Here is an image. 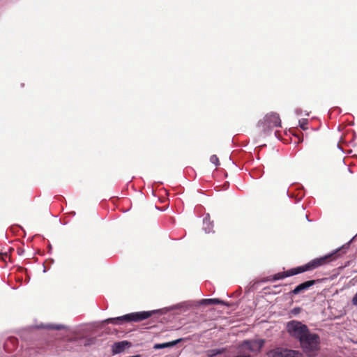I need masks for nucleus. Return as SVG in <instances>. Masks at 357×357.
Instances as JSON below:
<instances>
[{"mask_svg": "<svg viewBox=\"0 0 357 357\" xmlns=\"http://www.w3.org/2000/svg\"><path fill=\"white\" fill-rule=\"evenodd\" d=\"M349 248V243L343 245L341 248H339L336 250L334 252L327 255L324 257L314 259L312 260L311 261L308 262L304 266L297 267L296 268L290 270L291 275H296L298 273H303L305 271H311L313 269H315L325 264H326L328 260H333L335 259V257H333L335 255H338V256L340 255L339 254L342 250H344L345 249H347Z\"/></svg>", "mask_w": 357, "mask_h": 357, "instance_id": "1", "label": "nucleus"}, {"mask_svg": "<svg viewBox=\"0 0 357 357\" xmlns=\"http://www.w3.org/2000/svg\"><path fill=\"white\" fill-rule=\"evenodd\" d=\"M320 339L315 333H307L300 341L301 346L304 353L309 357H314L319 350Z\"/></svg>", "mask_w": 357, "mask_h": 357, "instance_id": "2", "label": "nucleus"}, {"mask_svg": "<svg viewBox=\"0 0 357 357\" xmlns=\"http://www.w3.org/2000/svg\"><path fill=\"white\" fill-rule=\"evenodd\" d=\"M153 313L154 311L132 312L116 318L107 319L103 323L117 324L119 321L138 322L149 318Z\"/></svg>", "mask_w": 357, "mask_h": 357, "instance_id": "3", "label": "nucleus"}, {"mask_svg": "<svg viewBox=\"0 0 357 357\" xmlns=\"http://www.w3.org/2000/svg\"><path fill=\"white\" fill-rule=\"evenodd\" d=\"M287 331L290 336L298 340L299 342L310 332L306 325L296 320L287 323Z\"/></svg>", "mask_w": 357, "mask_h": 357, "instance_id": "4", "label": "nucleus"}, {"mask_svg": "<svg viewBox=\"0 0 357 357\" xmlns=\"http://www.w3.org/2000/svg\"><path fill=\"white\" fill-rule=\"evenodd\" d=\"M258 126L264 133H267L273 128L280 127L281 121L278 114L272 112L266 115L264 119L259 122Z\"/></svg>", "mask_w": 357, "mask_h": 357, "instance_id": "5", "label": "nucleus"}, {"mask_svg": "<svg viewBox=\"0 0 357 357\" xmlns=\"http://www.w3.org/2000/svg\"><path fill=\"white\" fill-rule=\"evenodd\" d=\"M264 341L263 340H254L244 341L241 347H246L252 352H259L264 346Z\"/></svg>", "mask_w": 357, "mask_h": 357, "instance_id": "6", "label": "nucleus"}, {"mask_svg": "<svg viewBox=\"0 0 357 357\" xmlns=\"http://www.w3.org/2000/svg\"><path fill=\"white\" fill-rule=\"evenodd\" d=\"M130 342L126 340L115 342L112 345V353L113 354H120L123 352L126 347H130Z\"/></svg>", "mask_w": 357, "mask_h": 357, "instance_id": "7", "label": "nucleus"}, {"mask_svg": "<svg viewBox=\"0 0 357 357\" xmlns=\"http://www.w3.org/2000/svg\"><path fill=\"white\" fill-rule=\"evenodd\" d=\"M314 280H308L298 285L291 293L293 294H298L299 293L308 289L314 284Z\"/></svg>", "mask_w": 357, "mask_h": 357, "instance_id": "8", "label": "nucleus"}, {"mask_svg": "<svg viewBox=\"0 0 357 357\" xmlns=\"http://www.w3.org/2000/svg\"><path fill=\"white\" fill-rule=\"evenodd\" d=\"M181 341H182V339L180 338V339H177V340L172 341V342H166V343L156 344L154 345L153 348L155 349H164V348H167V347H172L176 345L178 343H179Z\"/></svg>", "mask_w": 357, "mask_h": 357, "instance_id": "9", "label": "nucleus"}, {"mask_svg": "<svg viewBox=\"0 0 357 357\" xmlns=\"http://www.w3.org/2000/svg\"><path fill=\"white\" fill-rule=\"evenodd\" d=\"M202 305H217V304H222L225 305V303L220 300L218 298H208V299H202L200 302Z\"/></svg>", "mask_w": 357, "mask_h": 357, "instance_id": "10", "label": "nucleus"}, {"mask_svg": "<svg viewBox=\"0 0 357 357\" xmlns=\"http://www.w3.org/2000/svg\"><path fill=\"white\" fill-rule=\"evenodd\" d=\"M284 349L276 348L267 353L268 357H284Z\"/></svg>", "mask_w": 357, "mask_h": 357, "instance_id": "11", "label": "nucleus"}, {"mask_svg": "<svg viewBox=\"0 0 357 357\" xmlns=\"http://www.w3.org/2000/svg\"><path fill=\"white\" fill-rule=\"evenodd\" d=\"M284 357H303L301 352L297 350L284 349Z\"/></svg>", "mask_w": 357, "mask_h": 357, "instance_id": "12", "label": "nucleus"}, {"mask_svg": "<svg viewBox=\"0 0 357 357\" xmlns=\"http://www.w3.org/2000/svg\"><path fill=\"white\" fill-rule=\"evenodd\" d=\"M289 276H291V273L289 271L287 272H284V273H278L273 275V280H281V279H283V278H284L286 277H289Z\"/></svg>", "mask_w": 357, "mask_h": 357, "instance_id": "13", "label": "nucleus"}, {"mask_svg": "<svg viewBox=\"0 0 357 357\" xmlns=\"http://www.w3.org/2000/svg\"><path fill=\"white\" fill-rule=\"evenodd\" d=\"M44 328L47 329L61 330L66 328V326L62 324H48Z\"/></svg>", "mask_w": 357, "mask_h": 357, "instance_id": "14", "label": "nucleus"}, {"mask_svg": "<svg viewBox=\"0 0 357 357\" xmlns=\"http://www.w3.org/2000/svg\"><path fill=\"white\" fill-rule=\"evenodd\" d=\"M308 123L307 119H302L299 121V126L303 130H307V125Z\"/></svg>", "mask_w": 357, "mask_h": 357, "instance_id": "15", "label": "nucleus"}, {"mask_svg": "<svg viewBox=\"0 0 357 357\" xmlns=\"http://www.w3.org/2000/svg\"><path fill=\"white\" fill-rule=\"evenodd\" d=\"M210 161L211 163L214 164L215 166H218L220 165L219 159L216 155H213L210 158Z\"/></svg>", "mask_w": 357, "mask_h": 357, "instance_id": "16", "label": "nucleus"}, {"mask_svg": "<svg viewBox=\"0 0 357 357\" xmlns=\"http://www.w3.org/2000/svg\"><path fill=\"white\" fill-rule=\"evenodd\" d=\"M352 304L357 306V293L354 295L352 298Z\"/></svg>", "mask_w": 357, "mask_h": 357, "instance_id": "17", "label": "nucleus"}, {"mask_svg": "<svg viewBox=\"0 0 357 357\" xmlns=\"http://www.w3.org/2000/svg\"><path fill=\"white\" fill-rule=\"evenodd\" d=\"M218 354H220L219 351H218V350H212V351H211V354H209V356L211 357V356L217 355Z\"/></svg>", "mask_w": 357, "mask_h": 357, "instance_id": "18", "label": "nucleus"}, {"mask_svg": "<svg viewBox=\"0 0 357 357\" xmlns=\"http://www.w3.org/2000/svg\"><path fill=\"white\" fill-rule=\"evenodd\" d=\"M204 225H209V221H208L206 218H205V219L204 220Z\"/></svg>", "mask_w": 357, "mask_h": 357, "instance_id": "19", "label": "nucleus"}, {"mask_svg": "<svg viewBox=\"0 0 357 357\" xmlns=\"http://www.w3.org/2000/svg\"><path fill=\"white\" fill-rule=\"evenodd\" d=\"M204 229L206 233H209L211 231L210 228H206V227H205V226H204Z\"/></svg>", "mask_w": 357, "mask_h": 357, "instance_id": "20", "label": "nucleus"}]
</instances>
